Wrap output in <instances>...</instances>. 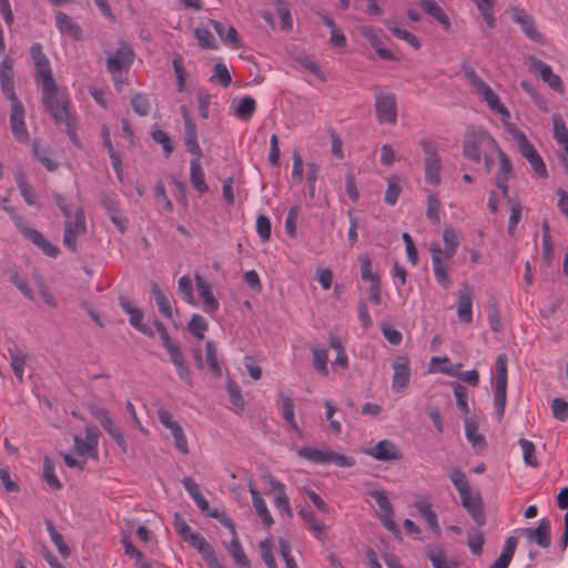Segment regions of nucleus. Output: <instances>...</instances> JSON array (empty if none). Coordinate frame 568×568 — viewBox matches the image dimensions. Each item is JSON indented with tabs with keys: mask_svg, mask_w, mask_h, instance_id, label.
Wrapping results in <instances>:
<instances>
[{
	"mask_svg": "<svg viewBox=\"0 0 568 568\" xmlns=\"http://www.w3.org/2000/svg\"><path fill=\"white\" fill-rule=\"evenodd\" d=\"M419 515L427 521L430 529L439 531L437 515L432 510V506L427 501H417L415 504Z\"/></svg>",
	"mask_w": 568,
	"mask_h": 568,
	"instance_id": "43",
	"label": "nucleus"
},
{
	"mask_svg": "<svg viewBox=\"0 0 568 568\" xmlns=\"http://www.w3.org/2000/svg\"><path fill=\"white\" fill-rule=\"evenodd\" d=\"M313 365L316 371L322 373L323 375L328 374L327 369V351L326 349H320V348H313Z\"/></svg>",
	"mask_w": 568,
	"mask_h": 568,
	"instance_id": "59",
	"label": "nucleus"
},
{
	"mask_svg": "<svg viewBox=\"0 0 568 568\" xmlns=\"http://www.w3.org/2000/svg\"><path fill=\"white\" fill-rule=\"evenodd\" d=\"M12 220L18 230L21 232V234L30 242H32L34 245L40 247L44 254H47L50 257L58 256L60 252L58 246L48 242L41 232L26 225L21 216H13Z\"/></svg>",
	"mask_w": 568,
	"mask_h": 568,
	"instance_id": "10",
	"label": "nucleus"
},
{
	"mask_svg": "<svg viewBox=\"0 0 568 568\" xmlns=\"http://www.w3.org/2000/svg\"><path fill=\"white\" fill-rule=\"evenodd\" d=\"M32 152L36 159L50 172L58 169L59 164L52 160V152L49 148L40 145L37 141L32 144Z\"/></svg>",
	"mask_w": 568,
	"mask_h": 568,
	"instance_id": "34",
	"label": "nucleus"
},
{
	"mask_svg": "<svg viewBox=\"0 0 568 568\" xmlns=\"http://www.w3.org/2000/svg\"><path fill=\"white\" fill-rule=\"evenodd\" d=\"M376 119L390 125L397 122V102L394 93H378L375 97Z\"/></svg>",
	"mask_w": 568,
	"mask_h": 568,
	"instance_id": "9",
	"label": "nucleus"
},
{
	"mask_svg": "<svg viewBox=\"0 0 568 568\" xmlns=\"http://www.w3.org/2000/svg\"><path fill=\"white\" fill-rule=\"evenodd\" d=\"M524 535L529 541L537 544L539 547L548 548L551 544L550 521L542 518L536 528H526Z\"/></svg>",
	"mask_w": 568,
	"mask_h": 568,
	"instance_id": "19",
	"label": "nucleus"
},
{
	"mask_svg": "<svg viewBox=\"0 0 568 568\" xmlns=\"http://www.w3.org/2000/svg\"><path fill=\"white\" fill-rule=\"evenodd\" d=\"M511 18L514 22L521 27V30L530 40L535 42L542 41V36L537 31L532 17L524 9H514Z\"/></svg>",
	"mask_w": 568,
	"mask_h": 568,
	"instance_id": "22",
	"label": "nucleus"
},
{
	"mask_svg": "<svg viewBox=\"0 0 568 568\" xmlns=\"http://www.w3.org/2000/svg\"><path fill=\"white\" fill-rule=\"evenodd\" d=\"M87 233L85 215L82 207L74 213V220L64 221L63 244L71 252H77V239Z\"/></svg>",
	"mask_w": 568,
	"mask_h": 568,
	"instance_id": "8",
	"label": "nucleus"
},
{
	"mask_svg": "<svg viewBox=\"0 0 568 568\" xmlns=\"http://www.w3.org/2000/svg\"><path fill=\"white\" fill-rule=\"evenodd\" d=\"M426 557L430 560L434 568H452L446 551L440 545H428L426 547Z\"/></svg>",
	"mask_w": 568,
	"mask_h": 568,
	"instance_id": "33",
	"label": "nucleus"
},
{
	"mask_svg": "<svg viewBox=\"0 0 568 568\" xmlns=\"http://www.w3.org/2000/svg\"><path fill=\"white\" fill-rule=\"evenodd\" d=\"M0 88L10 103L20 101L14 91L13 61L6 57L0 63Z\"/></svg>",
	"mask_w": 568,
	"mask_h": 568,
	"instance_id": "13",
	"label": "nucleus"
},
{
	"mask_svg": "<svg viewBox=\"0 0 568 568\" xmlns=\"http://www.w3.org/2000/svg\"><path fill=\"white\" fill-rule=\"evenodd\" d=\"M186 541L192 547L196 548L204 559L214 552L213 547L206 541V539L202 535L197 532L189 535Z\"/></svg>",
	"mask_w": 568,
	"mask_h": 568,
	"instance_id": "47",
	"label": "nucleus"
},
{
	"mask_svg": "<svg viewBox=\"0 0 568 568\" xmlns=\"http://www.w3.org/2000/svg\"><path fill=\"white\" fill-rule=\"evenodd\" d=\"M473 291L467 284H464L458 292L457 315L465 324L473 322Z\"/></svg>",
	"mask_w": 568,
	"mask_h": 568,
	"instance_id": "20",
	"label": "nucleus"
},
{
	"mask_svg": "<svg viewBox=\"0 0 568 568\" xmlns=\"http://www.w3.org/2000/svg\"><path fill=\"white\" fill-rule=\"evenodd\" d=\"M496 385L507 386V356L506 354L498 355L496 359Z\"/></svg>",
	"mask_w": 568,
	"mask_h": 568,
	"instance_id": "63",
	"label": "nucleus"
},
{
	"mask_svg": "<svg viewBox=\"0 0 568 568\" xmlns=\"http://www.w3.org/2000/svg\"><path fill=\"white\" fill-rule=\"evenodd\" d=\"M247 487H248V491L252 496V501H253V506L255 508L256 514L260 516L263 524L265 526L270 527L274 523L273 517L271 516V514L267 509L266 503L260 496V493L252 479L248 480Z\"/></svg>",
	"mask_w": 568,
	"mask_h": 568,
	"instance_id": "23",
	"label": "nucleus"
},
{
	"mask_svg": "<svg viewBox=\"0 0 568 568\" xmlns=\"http://www.w3.org/2000/svg\"><path fill=\"white\" fill-rule=\"evenodd\" d=\"M530 59L532 69L540 72L541 79L547 82L551 89L560 91L562 89L561 80L552 72L551 68L537 58L531 57Z\"/></svg>",
	"mask_w": 568,
	"mask_h": 568,
	"instance_id": "26",
	"label": "nucleus"
},
{
	"mask_svg": "<svg viewBox=\"0 0 568 568\" xmlns=\"http://www.w3.org/2000/svg\"><path fill=\"white\" fill-rule=\"evenodd\" d=\"M229 552L233 557L235 564L240 568H250V560L247 559L246 555L243 551V548L239 541L237 536L232 537Z\"/></svg>",
	"mask_w": 568,
	"mask_h": 568,
	"instance_id": "41",
	"label": "nucleus"
},
{
	"mask_svg": "<svg viewBox=\"0 0 568 568\" xmlns=\"http://www.w3.org/2000/svg\"><path fill=\"white\" fill-rule=\"evenodd\" d=\"M280 399L282 402V410H283V418L285 422L291 426L293 430H295L297 434L301 433L300 427L296 424L295 415H294V404L292 399L284 395L283 393H278Z\"/></svg>",
	"mask_w": 568,
	"mask_h": 568,
	"instance_id": "36",
	"label": "nucleus"
},
{
	"mask_svg": "<svg viewBox=\"0 0 568 568\" xmlns=\"http://www.w3.org/2000/svg\"><path fill=\"white\" fill-rule=\"evenodd\" d=\"M552 415L558 420H566L568 418V403L561 398L556 397L551 402Z\"/></svg>",
	"mask_w": 568,
	"mask_h": 568,
	"instance_id": "62",
	"label": "nucleus"
},
{
	"mask_svg": "<svg viewBox=\"0 0 568 568\" xmlns=\"http://www.w3.org/2000/svg\"><path fill=\"white\" fill-rule=\"evenodd\" d=\"M385 26L394 36L409 43L415 50L420 48L419 40L412 32L398 28L393 21H385Z\"/></svg>",
	"mask_w": 568,
	"mask_h": 568,
	"instance_id": "40",
	"label": "nucleus"
},
{
	"mask_svg": "<svg viewBox=\"0 0 568 568\" xmlns=\"http://www.w3.org/2000/svg\"><path fill=\"white\" fill-rule=\"evenodd\" d=\"M465 77L474 87L476 92L483 97V99L487 102L488 106L496 111L497 113L501 114L503 116L509 118L510 114L507 110V108L500 103L499 98L497 94L490 89L489 85H487L476 73L474 69H466L465 70Z\"/></svg>",
	"mask_w": 568,
	"mask_h": 568,
	"instance_id": "5",
	"label": "nucleus"
},
{
	"mask_svg": "<svg viewBox=\"0 0 568 568\" xmlns=\"http://www.w3.org/2000/svg\"><path fill=\"white\" fill-rule=\"evenodd\" d=\"M131 105L140 116H146L150 112V102L146 94L135 93L131 99Z\"/></svg>",
	"mask_w": 568,
	"mask_h": 568,
	"instance_id": "54",
	"label": "nucleus"
},
{
	"mask_svg": "<svg viewBox=\"0 0 568 568\" xmlns=\"http://www.w3.org/2000/svg\"><path fill=\"white\" fill-rule=\"evenodd\" d=\"M485 538L481 531L479 530H469L467 532V545L473 555L479 556L483 552V545Z\"/></svg>",
	"mask_w": 568,
	"mask_h": 568,
	"instance_id": "53",
	"label": "nucleus"
},
{
	"mask_svg": "<svg viewBox=\"0 0 568 568\" xmlns=\"http://www.w3.org/2000/svg\"><path fill=\"white\" fill-rule=\"evenodd\" d=\"M506 394H507V386L506 385H496L495 396H494V403L497 410L498 419L500 420L505 413V406H506Z\"/></svg>",
	"mask_w": 568,
	"mask_h": 568,
	"instance_id": "60",
	"label": "nucleus"
},
{
	"mask_svg": "<svg viewBox=\"0 0 568 568\" xmlns=\"http://www.w3.org/2000/svg\"><path fill=\"white\" fill-rule=\"evenodd\" d=\"M393 369L392 389L397 393L404 392L408 387L410 379V366L408 358L406 356L396 357L393 364Z\"/></svg>",
	"mask_w": 568,
	"mask_h": 568,
	"instance_id": "16",
	"label": "nucleus"
},
{
	"mask_svg": "<svg viewBox=\"0 0 568 568\" xmlns=\"http://www.w3.org/2000/svg\"><path fill=\"white\" fill-rule=\"evenodd\" d=\"M366 454L383 462L399 460L402 458V453L397 446L388 439L379 440L374 447L367 449Z\"/></svg>",
	"mask_w": 568,
	"mask_h": 568,
	"instance_id": "18",
	"label": "nucleus"
},
{
	"mask_svg": "<svg viewBox=\"0 0 568 568\" xmlns=\"http://www.w3.org/2000/svg\"><path fill=\"white\" fill-rule=\"evenodd\" d=\"M151 135L156 143L162 145L164 158L168 159L174 149L169 134L163 130L156 129L152 132Z\"/></svg>",
	"mask_w": 568,
	"mask_h": 568,
	"instance_id": "56",
	"label": "nucleus"
},
{
	"mask_svg": "<svg viewBox=\"0 0 568 568\" xmlns=\"http://www.w3.org/2000/svg\"><path fill=\"white\" fill-rule=\"evenodd\" d=\"M183 140L187 152H190L193 158L203 156L202 149L197 142V129L195 123H189L187 125H184Z\"/></svg>",
	"mask_w": 568,
	"mask_h": 568,
	"instance_id": "31",
	"label": "nucleus"
},
{
	"mask_svg": "<svg viewBox=\"0 0 568 568\" xmlns=\"http://www.w3.org/2000/svg\"><path fill=\"white\" fill-rule=\"evenodd\" d=\"M134 51L129 43L121 42L120 47L110 53L106 59V69L112 74V79L116 82V74L121 71H129L134 60Z\"/></svg>",
	"mask_w": 568,
	"mask_h": 568,
	"instance_id": "6",
	"label": "nucleus"
},
{
	"mask_svg": "<svg viewBox=\"0 0 568 568\" xmlns=\"http://www.w3.org/2000/svg\"><path fill=\"white\" fill-rule=\"evenodd\" d=\"M16 183L24 201L29 205L36 204L37 196L34 194V191L26 180V176L22 172L16 174Z\"/></svg>",
	"mask_w": 568,
	"mask_h": 568,
	"instance_id": "44",
	"label": "nucleus"
},
{
	"mask_svg": "<svg viewBox=\"0 0 568 568\" xmlns=\"http://www.w3.org/2000/svg\"><path fill=\"white\" fill-rule=\"evenodd\" d=\"M429 252L432 255L434 275L436 281L444 288H448L450 285V280L448 275V264L447 260H444L443 248L438 243H432L429 246Z\"/></svg>",
	"mask_w": 568,
	"mask_h": 568,
	"instance_id": "14",
	"label": "nucleus"
},
{
	"mask_svg": "<svg viewBox=\"0 0 568 568\" xmlns=\"http://www.w3.org/2000/svg\"><path fill=\"white\" fill-rule=\"evenodd\" d=\"M196 286L199 294L204 302V311L207 313H214L217 311L220 303L215 298L211 285L206 283L202 277L196 276Z\"/></svg>",
	"mask_w": 568,
	"mask_h": 568,
	"instance_id": "28",
	"label": "nucleus"
},
{
	"mask_svg": "<svg viewBox=\"0 0 568 568\" xmlns=\"http://www.w3.org/2000/svg\"><path fill=\"white\" fill-rule=\"evenodd\" d=\"M439 207L440 203L435 194H429L427 196V210L426 216L434 223L438 224L440 221L439 216Z\"/></svg>",
	"mask_w": 568,
	"mask_h": 568,
	"instance_id": "61",
	"label": "nucleus"
},
{
	"mask_svg": "<svg viewBox=\"0 0 568 568\" xmlns=\"http://www.w3.org/2000/svg\"><path fill=\"white\" fill-rule=\"evenodd\" d=\"M99 423L103 427V429L111 436V438L115 442V444L120 447L122 453H126L128 444L124 438V435L121 428L110 417V415L101 419Z\"/></svg>",
	"mask_w": 568,
	"mask_h": 568,
	"instance_id": "30",
	"label": "nucleus"
},
{
	"mask_svg": "<svg viewBox=\"0 0 568 568\" xmlns=\"http://www.w3.org/2000/svg\"><path fill=\"white\" fill-rule=\"evenodd\" d=\"M554 134L558 143L564 144L566 152L568 153V129L565 121L558 114L552 115Z\"/></svg>",
	"mask_w": 568,
	"mask_h": 568,
	"instance_id": "46",
	"label": "nucleus"
},
{
	"mask_svg": "<svg viewBox=\"0 0 568 568\" xmlns=\"http://www.w3.org/2000/svg\"><path fill=\"white\" fill-rule=\"evenodd\" d=\"M422 10L430 16L433 19L438 21L444 29L450 28V21L444 10L436 3L435 0H418Z\"/></svg>",
	"mask_w": 568,
	"mask_h": 568,
	"instance_id": "29",
	"label": "nucleus"
},
{
	"mask_svg": "<svg viewBox=\"0 0 568 568\" xmlns=\"http://www.w3.org/2000/svg\"><path fill=\"white\" fill-rule=\"evenodd\" d=\"M210 81L211 82L216 81L223 88H227L232 82V78H231V74H230L226 65L223 63H216L213 67V74L211 75Z\"/></svg>",
	"mask_w": 568,
	"mask_h": 568,
	"instance_id": "52",
	"label": "nucleus"
},
{
	"mask_svg": "<svg viewBox=\"0 0 568 568\" xmlns=\"http://www.w3.org/2000/svg\"><path fill=\"white\" fill-rule=\"evenodd\" d=\"M100 435V430L93 425L85 427L84 439L79 435H75L73 440L77 454L81 456L87 455L91 458H98V445Z\"/></svg>",
	"mask_w": 568,
	"mask_h": 568,
	"instance_id": "12",
	"label": "nucleus"
},
{
	"mask_svg": "<svg viewBox=\"0 0 568 568\" xmlns=\"http://www.w3.org/2000/svg\"><path fill=\"white\" fill-rule=\"evenodd\" d=\"M261 558L268 568H278L273 556V541L268 538L260 541Z\"/></svg>",
	"mask_w": 568,
	"mask_h": 568,
	"instance_id": "51",
	"label": "nucleus"
},
{
	"mask_svg": "<svg viewBox=\"0 0 568 568\" xmlns=\"http://www.w3.org/2000/svg\"><path fill=\"white\" fill-rule=\"evenodd\" d=\"M206 351V363L209 365L210 371L213 373L215 377L222 376V369L217 362V352L214 343L212 341H207L205 344Z\"/></svg>",
	"mask_w": 568,
	"mask_h": 568,
	"instance_id": "48",
	"label": "nucleus"
},
{
	"mask_svg": "<svg viewBox=\"0 0 568 568\" xmlns=\"http://www.w3.org/2000/svg\"><path fill=\"white\" fill-rule=\"evenodd\" d=\"M465 432L467 439L471 443L474 448L481 449L485 447V437L478 433V426L474 420L469 418L465 419Z\"/></svg>",
	"mask_w": 568,
	"mask_h": 568,
	"instance_id": "39",
	"label": "nucleus"
},
{
	"mask_svg": "<svg viewBox=\"0 0 568 568\" xmlns=\"http://www.w3.org/2000/svg\"><path fill=\"white\" fill-rule=\"evenodd\" d=\"M297 455L315 464H336L339 467H352L355 459L333 450H321L314 447H301Z\"/></svg>",
	"mask_w": 568,
	"mask_h": 568,
	"instance_id": "3",
	"label": "nucleus"
},
{
	"mask_svg": "<svg viewBox=\"0 0 568 568\" xmlns=\"http://www.w3.org/2000/svg\"><path fill=\"white\" fill-rule=\"evenodd\" d=\"M194 34L202 49H216L214 37L206 28H196Z\"/></svg>",
	"mask_w": 568,
	"mask_h": 568,
	"instance_id": "57",
	"label": "nucleus"
},
{
	"mask_svg": "<svg viewBox=\"0 0 568 568\" xmlns=\"http://www.w3.org/2000/svg\"><path fill=\"white\" fill-rule=\"evenodd\" d=\"M298 514L307 523L308 529L313 531L318 539H322L325 532V526L315 519L314 513L311 509L302 508Z\"/></svg>",
	"mask_w": 568,
	"mask_h": 568,
	"instance_id": "45",
	"label": "nucleus"
},
{
	"mask_svg": "<svg viewBox=\"0 0 568 568\" xmlns=\"http://www.w3.org/2000/svg\"><path fill=\"white\" fill-rule=\"evenodd\" d=\"M36 81L41 84V88L54 84L55 81L52 75V70L50 68L49 60H43V62H38L36 64Z\"/></svg>",
	"mask_w": 568,
	"mask_h": 568,
	"instance_id": "35",
	"label": "nucleus"
},
{
	"mask_svg": "<svg viewBox=\"0 0 568 568\" xmlns=\"http://www.w3.org/2000/svg\"><path fill=\"white\" fill-rule=\"evenodd\" d=\"M498 144L495 139L483 129H469L463 139V156L479 163L486 151H495Z\"/></svg>",
	"mask_w": 568,
	"mask_h": 568,
	"instance_id": "2",
	"label": "nucleus"
},
{
	"mask_svg": "<svg viewBox=\"0 0 568 568\" xmlns=\"http://www.w3.org/2000/svg\"><path fill=\"white\" fill-rule=\"evenodd\" d=\"M55 26L62 34L70 36L74 40L83 38L80 26L62 11L55 13Z\"/></svg>",
	"mask_w": 568,
	"mask_h": 568,
	"instance_id": "24",
	"label": "nucleus"
},
{
	"mask_svg": "<svg viewBox=\"0 0 568 568\" xmlns=\"http://www.w3.org/2000/svg\"><path fill=\"white\" fill-rule=\"evenodd\" d=\"M43 478L52 489L60 490L62 488V484L54 474V465L48 457L44 458L43 463Z\"/></svg>",
	"mask_w": 568,
	"mask_h": 568,
	"instance_id": "50",
	"label": "nucleus"
},
{
	"mask_svg": "<svg viewBox=\"0 0 568 568\" xmlns=\"http://www.w3.org/2000/svg\"><path fill=\"white\" fill-rule=\"evenodd\" d=\"M101 205L106 211L112 223L123 233L126 229V220L120 214L119 202L113 196L103 195Z\"/></svg>",
	"mask_w": 568,
	"mask_h": 568,
	"instance_id": "25",
	"label": "nucleus"
},
{
	"mask_svg": "<svg viewBox=\"0 0 568 568\" xmlns=\"http://www.w3.org/2000/svg\"><path fill=\"white\" fill-rule=\"evenodd\" d=\"M130 315V324L136 328L139 332L152 337L153 331L143 324V313L140 308H135L132 312L129 313Z\"/></svg>",
	"mask_w": 568,
	"mask_h": 568,
	"instance_id": "58",
	"label": "nucleus"
},
{
	"mask_svg": "<svg viewBox=\"0 0 568 568\" xmlns=\"http://www.w3.org/2000/svg\"><path fill=\"white\" fill-rule=\"evenodd\" d=\"M256 102L252 97H244L237 103L234 114L241 120H250L255 112Z\"/></svg>",
	"mask_w": 568,
	"mask_h": 568,
	"instance_id": "42",
	"label": "nucleus"
},
{
	"mask_svg": "<svg viewBox=\"0 0 568 568\" xmlns=\"http://www.w3.org/2000/svg\"><path fill=\"white\" fill-rule=\"evenodd\" d=\"M361 34L369 42V44L375 49L378 57L383 60L387 61H397L398 59L394 55V53L385 47L384 40L382 38V32L377 33L371 27H363L359 30Z\"/></svg>",
	"mask_w": 568,
	"mask_h": 568,
	"instance_id": "17",
	"label": "nucleus"
},
{
	"mask_svg": "<svg viewBox=\"0 0 568 568\" xmlns=\"http://www.w3.org/2000/svg\"><path fill=\"white\" fill-rule=\"evenodd\" d=\"M179 292L187 303L195 304L192 281L187 275L180 277Z\"/></svg>",
	"mask_w": 568,
	"mask_h": 568,
	"instance_id": "64",
	"label": "nucleus"
},
{
	"mask_svg": "<svg viewBox=\"0 0 568 568\" xmlns=\"http://www.w3.org/2000/svg\"><path fill=\"white\" fill-rule=\"evenodd\" d=\"M207 328V322L200 314H193L191 321L187 323L189 332L199 339L204 338V332H206Z\"/></svg>",
	"mask_w": 568,
	"mask_h": 568,
	"instance_id": "49",
	"label": "nucleus"
},
{
	"mask_svg": "<svg viewBox=\"0 0 568 568\" xmlns=\"http://www.w3.org/2000/svg\"><path fill=\"white\" fill-rule=\"evenodd\" d=\"M8 354L10 356V366L14 373L16 378L19 381V383H23V374H24V366L28 358V354L23 353L22 351L14 348H8Z\"/></svg>",
	"mask_w": 568,
	"mask_h": 568,
	"instance_id": "32",
	"label": "nucleus"
},
{
	"mask_svg": "<svg viewBox=\"0 0 568 568\" xmlns=\"http://www.w3.org/2000/svg\"><path fill=\"white\" fill-rule=\"evenodd\" d=\"M372 498H374L379 507L381 515L379 519L383 526L392 531L394 535L399 534L398 526L396 525L394 517L395 513L393 506L389 501V498L385 490H369L367 493Z\"/></svg>",
	"mask_w": 568,
	"mask_h": 568,
	"instance_id": "11",
	"label": "nucleus"
},
{
	"mask_svg": "<svg viewBox=\"0 0 568 568\" xmlns=\"http://www.w3.org/2000/svg\"><path fill=\"white\" fill-rule=\"evenodd\" d=\"M361 265V278L366 282H377L379 278L378 274L373 271L372 257L368 253L361 254L358 256Z\"/></svg>",
	"mask_w": 568,
	"mask_h": 568,
	"instance_id": "38",
	"label": "nucleus"
},
{
	"mask_svg": "<svg viewBox=\"0 0 568 568\" xmlns=\"http://www.w3.org/2000/svg\"><path fill=\"white\" fill-rule=\"evenodd\" d=\"M202 158H193L190 163V181L193 187L200 193H206L209 186L205 183L204 172L201 165Z\"/></svg>",
	"mask_w": 568,
	"mask_h": 568,
	"instance_id": "27",
	"label": "nucleus"
},
{
	"mask_svg": "<svg viewBox=\"0 0 568 568\" xmlns=\"http://www.w3.org/2000/svg\"><path fill=\"white\" fill-rule=\"evenodd\" d=\"M419 144L425 154V180L428 184L438 185L443 169L442 160L437 153L438 148L435 142L428 139H422Z\"/></svg>",
	"mask_w": 568,
	"mask_h": 568,
	"instance_id": "4",
	"label": "nucleus"
},
{
	"mask_svg": "<svg viewBox=\"0 0 568 568\" xmlns=\"http://www.w3.org/2000/svg\"><path fill=\"white\" fill-rule=\"evenodd\" d=\"M41 102L44 111L51 115L57 124H65L71 133V115L69 112V99L60 92L57 83L41 88Z\"/></svg>",
	"mask_w": 568,
	"mask_h": 568,
	"instance_id": "1",
	"label": "nucleus"
},
{
	"mask_svg": "<svg viewBox=\"0 0 568 568\" xmlns=\"http://www.w3.org/2000/svg\"><path fill=\"white\" fill-rule=\"evenodd\" d=\"M10 129L19 142H28L29 133L24 123V106L21 101L10 103Z\"/></svg>",
	"mask_w": 568,
	"mask_h": 568,
	"instance_id": "15",
	"label": "nucleus"
},
{
	"mask_svg": "<svg viewBox=\"0 0 568 568\" xmlns=\"http://www.w3.org/2000/svg\"><path fill=\"white\" fill-rule=\"evenodd\" d=\"M462 505L468 514L471 516L474 521L478 526H484L486 524V515L484 511L483 499L479 494L471 495V493L464 495L460 497Z\"/></svg>",
	"mask_w": 568,
	"mask_h": 568,
	"instance_id": "21",
	"label": "nucleus"
},
{
	"mask_svg": "<svg viewBox=\"0 0 568 568\" xmlns=\"http://www.w3.org/2000/svg\"><path fill=\"white\" fill-rule=\"evenodd\" d=\"M514 139L519 146L520 154L529 162L535 173L540 178H547L546 164L526 135L521 131L516 130Z\"/></svg>",
	"mask_w": 568,
	"mask_h": 568,
	"instance_id": "7",
	"label": "nucleus"
},
{
	"mask_svg": "<svg viewBox=\"0 0 568 568\" xmlns=\"http://www.w3.org/2000/svg\"><path fill=\"white\" fill-rule=\"evenodd\" d=\"M151 291L159 307V312L168 318L172 317V305L170 298L160 290L156 283L152 284Z\"/></svg>",
	"mask_w": 568,
	"mask_h": 568,
	"instance_id": "37",
	"label": "nucleus"
},
{
	"mask_svg": "<svg viewBox=\"0 0 568 568\" xmlns=\"http://www.w3.org/2000/svg\"><path fill=\"white\" fill-rule=\"evenodd\" d=\"M519 445L523 449V457H524V462L526 463V465L531 466V467H537L539 465V463L535 456L534 443L526 438H520Z\"/></svg>",
	"mask_w": 568,
	"mask_h": 568,
	"instance_id": "55",
	"label": "nucleus"
}]
</instances>
